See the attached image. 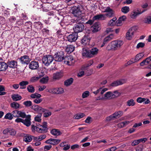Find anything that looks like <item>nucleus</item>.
<instances>
[{
  "instance_id": "obj_1",
  "label": "nucleus",
  "mask_w": 151,
  "mask_h": 151,
  "mask_svg": "<svg viewBox=\"0 0 151 151\" xmlns=\"http://www.w3.org/2000/svg\"><path fill=\"white\" fill-rule=\"evenodd\" d=\"M85 12V10L83 7L81 5L73 7L72 9V13L76 17V19H75L74 20L83 21L84 18L81 16V14Z\"/></svg>"
},
{
  "instance_id": "obj_2",
  "label": "nucleus",
  "mask_w": 151,
  "mask_h": 151,
  "mask_svg": "<svg viewBox=\"0 0 151 151\" xmlns=\"http://www.w3.org/2000/svg\"><path fill=\"white\" fill-rule=\"evenodd\" d=\"M75 22L77 23L75 25L74 27L73 28V30L75 33H77L78 32H82L84 29V26L82 21L79 20H75Z\"/></svg>"
},
{
  "instance_id": "obj_3",
  "label": "nucleus",
  "mask_w": 151,
  "mask_h": 151,
  "mask_svg": "<svg viewBox=\"0 0 151 151\" xmlns=\"http://www.w3.org/2000/svg\"><path fill=\"white\" fill-rule=\"evenodd\" d=\"M54 60L52 55H48L44 56L42 59L43 63L46 66H49Z\"/></svg>"
},
{
  "instance_id": "obj_4",
  "label": "nucleus",
  "mask_w": 151,
  "mask_h": 151,
  "mask_svg": "<svg viewBox=\"0 0 151 151\" xmlns=\"http://www.w3.org/2000/svg\"><path fill=\"white\" fill-rule=\"evenodd\" d=\"M137 29V26H133L129 29L126 34V39L128 40H131L133 37L134 33Z\"/></svg>"
},
{
  "instance_id": "obj_5",
  "label": "nucleus",
  "mask_w": 151,
  "mask_h": 151,
  "mask_svg": "<svg viewBox=\"0 0 151 151\" xmlns=\"http://www.w3.org/2000/svg\"><path fill=\"white\" fill-rule=\"evenodd\" d=\"M64 53L63 51H60L55 54L53 57L55 61L61 62L65 59Z\"/></svg>"
},
{
  "instance_id": "obj_6",
  "label": "nucleus",
  "mask_w": 151,
  "mask_h": 151,
  "mask_svg": "<svg viewBox=\"0 0 151 151\" xmlns=\"http://www.w3.org/2000/svg\"><path fill=\"white\" fill-rule=\"evenodd\" d=\"M32 128L34 129H36L37 131L38 132L42 133L47 131V126L41 125L39 124L37 127L34 125L32 126Z\"/></svg>"
},
{
  "instance_id": "obj_7",
  "label": "nucleus",
  "mask_w": 151,
  "mask_h": 151,
  "mask_svg": "<svg viewBox=\"0 0 151 151\" xmlns=\"http://www.w3.org/2000/svg\"><path fill=\"white\" fill-rule=\"evenodd\" d=\"M31 108L35 112L39 113V114H42V113L44 112L45 110L41 107L37 105H33Z\"/></svg>"
},
{
  "instance_id": "obj_8",
  "label": "nucleus",
  "mask_w": 151,
  "mask_h": 151,
  "mask_svg": "<svg viewBox=\"0 0 151 151\" xmlns=\"http://www.w3.org/2000/svg\"><path fill=\"white\" fill-rule=\"evenodd\" d=\"M50 92L54 94H60L64 92V89L61 87L53 88L50 90Z\"/></svg>"
},
{
  "instance_id": "obj_9",
  "label": "nucleus",
  "mask_w": 151,
  "mask_h": 151,
  "mask_svg": "<svg viewBox=\"0 0 151 151\" xmlns=\"http://www.w3.org/2000/svg\"><path fill=\"white\" fill-rule=\"evenodd\" d=\"M78 37L77 33L74 32L69 35L67 37V39L69 42H73L75 41Z\"/></svg>"
},
{
  "instance_id": "obj_10",
  "label": "nucleus",
  "mask_w": 151,
  "mask_h": 151,
  "mask_svg": "<svg viewBox=\"0 0 151 151\" xmlns=\"http://www.w3.org/2000/svg\"><path fill=\"white\" fill-rule=\"evenodd\" d=\"M64 63L69 65H73L75 62V60L73 59V57L69 56L65 58Z\"/></svg>"
},
{
  "instance_id": "obj_11",
  "label": "nucleus",
  "mask_w": 151,
  "mask_h": 151,
  "mask_svg": "<svg viewBox=\"0 0 151 151\" xmlns=\"http://www.w3.org/2000/svg\"><path fill=\"white\" fill-rule=\"evenodd\" d=\"M19 59L21 63L22 64H27L30 61V59L29 57L27 55L22 56Z\"/></svg>"
},
{
  "instance_id": "obj_12",
  "label": "nucleus",
  "mask_w": 151,
  "mask_h": 151,
  "mask_svg": "<svg viewBox=\"0 0 151 151\" xmlns=\"http://www.w3.org/2000/svg\"><path fill=\"white\" fill-rule=\"evenodd\" d=\"M145 11V10H143L142 12H140L138 10H134L131 13L130 17L132 19H135L139 15L141 14Z\"/></svg>"
},
{
  "instance_id": "obj_13",
  "label": "nucleus",
  "mask_w": 151,
  "mask_h": 151,
  "mask_svg": "<svg viewBox=\"0 0 151 151\" xmlns=\"http://www.w3.org/2000/svg\"><path fill=\"white\" fill-rule=\"evenodd\" d=\"M29 68L32 70H36L39 67V63L36 61H32L29 65Z\"/></svg>"
},
{
  "instance_id": "obj_14",
  "label": "nucleus",
  "mask_w": 151,
  "mask_h": 151,
  "mask_svg": "<svg viewBox=\"0 0 151 151\" xmlns=\"http://www.w3.org/2000/svg\"><path fill=\"white\" fill-rule=\"evenodd\" d=\"M25 119H23L22 123L27 127H29L31 125V115H28Z\"/></svg>"
},
{
  "instance_id": "obj_15",
  "label": "nucleus",
  "mask_w": 151,
  "mask_h": 151,
  "mask_svg": "<svg viewBox=\"0 0 151 151\" xmlns=\"http://www.w3.org/2000/svg\"><path fill=\"white\" fill-rule=\"evenodd\" d=\"M127 81V80L126 79H122L115 81H114V86L122 85L126 83Z\"/></svg>"
},
{
  "instance_id": "obj_16",
  "label": "nucleus",
  "mask_w": 151,
  "mask_h": 151,
  "mask_svg": "<svg viewBox=\"0 0 151 151\" xmlns=\"http://www.w3.org/2000/svg\"><path fill=\"white\" fill-rule=\"evenodd\" d=\"M63 76V72L62 71L57 72L53 75V79L55 80H59Z\"/></svg>"
},
{
  "instance_id": "obj_17",
  "label": "nucleus",
  "mask_w": 151,
  "mask_h": 151,
  "mask_svg": "<svg viewBox=\"0 0 151 151\" xmlns=\"http://www.w3.org/2000/svg\"><path fill=\"white\" fill-rule=\"evenodd\" d=\"M8 67L15 68H17V62L15 60H12L9 61L7 62Z\"/></svg>"
},
{
  "instance_id": "obj_18",
  "label": "nucleus",
  "mask_w": 151,
  "mask_h": 151,
  "mask_svg": "<svg viewBox=\"0 0 151 151\" xmlns=\"http://www.w3.org/2000/svg\"><path fill=\"white\" fill-rule=\"evenodd\" d=\"M123 44L121 40H116L114 41V50L119 48Z\"/></svg>"
},
{
  "instance_id": "obj_19",
  "label": "nucleus",
  "mask_w": 151,
  "mask_h": 151,
  "mask_svg": "<svg viewBox=\"0 0 151 151\" xmlns=\"http://www.w3.org/2000/svg\"><path fill=\"white\" fill-rule=\"evenodd\" d=\"M105 17L103 14L96 15L93 17V19L94 21L95 20H105Z\"/></svg>"
},
{
  "instance_id": "obj_20",
  "label": "nucleus",
  "mask_w": 151,
  "mask_h": 151,
  "mask_svg": "<svg viewBox=\"0 0 151 151\" xmlns=\"http://www.w3.org/2000/svg\"><path fill=\"white\" fill-rule=\"evenodd\" d=\"M100 29L99 24L98 23H95L91 27V30L93 32H96Z\"/></svg>"
},
{
  "instance_id": "obj_21",
  "label": "nucleus",
  "mask_w": 151,
  "mask_h": 151,
  "mask_svg": "<svg viewBox=\"0 0 151 151\" xmlns=\"http://www.w3.org/2000/svg\"><path fill=\"white\" fill-rule=\"evenodd\" d=\"M151 63V56L146 58L143 60L140 64L141 66H142L144 65H147Z\"/></svg>"
},
{
  "instance_id": "obj_22",
  "label": "nucleus",
  "mask_w": 151,
  "mask_h": 151,
  "mask_svg": "<svg viewBox=\"0 0 151 151\" xmlns=\"http://www.w3.org/2000/svg\"><path fill=\"white\" fill-rule=\"evenodd\" d=\"M29 84V82L27 81H22L19 83L20 88L24 89L26 88L27 86Z\"/></svg>"
},
{
  "instance_id": "obj_23",
  "label": "nucleus",
  "mask_w": 151,
  "mask_h": 151,
  "mask_svg": "<svg viewBox=\"0 0 151 151\" xmlns=\"http://www.w3.org/2000/svg\"><path fill=\"white\" fill-rule=\"evenodd\" d=\"M90 51L91 57H92L98 54L99 50L97 47H93L90 50Z\"/></svg>"
},
{
  "instance_id": "obj_24",
  "label": "nucleus",
  "mask_w": 151,
  "mask_h": 151,
  "mask_svg": "<svg viewBox=\"0 0 151 151\" xmlns=\"http://www.w3.org/2000/svg\"><path fill=\"white\" fill-rule=\"evenodd\" d=\"M7 64L4 62H0V71H5L8 68Z\"/></svg>"
},
{
  "instance_id": "obj_25",
  "label": "nucleus",
  "mask_w": 151,
  "mask_h": 151,
  "mask_svg": "<svg viewBox=\"0 0 151 151\" xmlns=\"http://www.w3.org/2000/svg\"><path fill=\"white\" fill-rule=\"evenodd\" d=\"M50 132L52 135L56 136L60 135L62 134L61 132L59 129H55L52 130Z\"/></svg>"
},
{
  "instance_id": "obj_26",
  "label": "nucleus",
  "mask_w": 151,
  "mask_h": 151,
  "mask_svg": "<svg viewBox=\"0 0 151 151\" xmlns=\"http://www.w3.org/2000/svg\"><path fill=\"white\" fill-rule=\"evenodd\" d=\"M75 49L74 46L73 45H68L65 49L66 51L68 53L73 52Z\"/></svg>"
},
{
  "instance_id": "obj_27",
  "label": "nucleus",
  "mask_w": 151,
  "mask_h": 151,
  "mask_svg": "<svg viewBox=\"0 0 151 151\" xmlns=\"http://www.w3.org/2000/svg\"><path fill=\"white\" fill-rule=\"evenodd\" d=\"M82 55L86 57L91 58V54L90 53V50H88L85 49L83 50V52L82 53Z\"/></svg>"
},
{
  "instance_id": "obj_28",
  "label": "nucleus",
  "mask_w": 151,
  "mask_h": 151,
  "mask_svg": "<svg viewBox=\"0 0 151 151\" xmlns=\"http://www.w3.org/2000/svg\"><path fill=\"white\" fill-rule=\"evenodd\" d=\"M107 13L106 15L108 17L110 18L113 17V10L111 9L109 7H108V9L106 12Z\"/></svg>"
},
{
  "instance_id": "obj_29",
  "label": "nucleus",
  "mask_w": 151,
  "mask_h": 151,
  "mask_svg": "<svg viewBox=\"0 0 151 151\" xmlns=\"http://www.w3.org/2000/svg\"><path fill=\"white\" fill-rule=\"evenodd\" d=\"M113 96V93L110 91L106 92L104 95V99H112Z\"/></svg>"
},
{
  "instance_id": "obj_30",
  "label": "nucleus",
  "mask_w": 151,
  "mask_h": 151,
  "mask_svg": "<svg viewBox=\"0 0 151 151\" xmlns=\"http://www.w3.org/2000/svg\"><path fill=\"white\" fill-rule=\"evenodd\" d=\"M12 98L13 101H17L20 100L21 99L22 97L18 94H15L12 95Z\"/></svg>"
},
{
  "instance_id": "obj_31",
  "label": "nucleus",
  "mask_w": 151,
  "mask_h": 151,
  "mask_svg": "<svg viewBox=\"0 0 151 151\" xmlns=\"http://www.w3.org/2000/svg\"><path fill=\"white\" fill-rule=\"evenodd\" d=\"M131 122V121H126L122 122L118 124V127L121 128L125 127L128 125Z\"/></svg>"
},
{
  "instance_id": "obj_32",
  "label": "nucleus",
  "mask_w": 151,
  "mask_h": 151,
  "mask_svg": "<svg viewBox=\"0 0 151 151\" xmlns=\"http://www.w3.org/2000/svg\"><path fill=\"white\" fill-rule=\"evenodd\" d=\"M73 82V79L70 78L64 81V85L66 86H68L72 84Z\"/></svg>"
},
{
  "instance_id": "obj_33",
  "label": "nucleus",
  "mask_w": 151,
  "mask_h": 151,
  "mask_svg": "<svg viewBox=\"0 0 151 151\" xmlns=\"http://www.w3.org/2000/svg\"><path fill=\"white\" fill-rule=\"evenodd\" d=\"M34 26L37 29L40 30L42 27V24L40 22H35L34 23Z\"/></svg>"
},
{
  "instance_id": "obj_34",
  "label": "nucleus",
  "mask_w": 151,
  "mask_h": 151,
  "mask_svg": "<svg viewBox=\"0 0 151 151\" xmlns=\"http://www.w3.org/2000/svg\"><path fill=\"white\" fill-rule=\"evenodd\" d=\"M10 106L12 108L17 109L19 108L20 105V104L17 102H13L11 103Z\"/></svg>"
},
{
  "instance_id": "obj_35",
  "label": "nucleus",
  "mask_w": 151,
  "mask_h": 151,
  "mask_svg": "<svg viewBox=\"0 0 151 151\" xmlns=\"http://www.w3.org/2000/svg\"><path fill=\"white\" fill-rule=\"evenodd\" d=\"M32 139V138L31 135L27 134L24 137H23V139L24 141L26 142H30Z\"/></svg>"
},
{
  "instance_id": "obj_36",
  "label": "nucleus",
  "mask_w": 151,
  "mask_h": 151,
  "mask_svg": "<svg viewBox=\"0 0 151 151\" xmlns=\"http://www.w3.org/2000/svg\"><path fill=\"white\" fill-rule=\"evenodd\" d=\"M144 54L142 53H140L136 55L134 59L136 62L139 60L144 56Z\"/></svg>"
},
{
  "instance_id": "obj_37",
  "label": "nucleus",
  "mask_w": 151,
  "mask_h": 151,
  "mask_svg": "<svg viewBox=\"0 0 151 151\" xmlns=\"http://www.w3.org/2000/svg\"><path fill=\"white\" fill-rule=\"evenodd\" d=\"M60 141V140L58 139H51V142L50 144L53 145H56L58 144Z\"/></svg>"
},
{
  "instance_id": "obj_38",
  "label": "nucleus",
  "mask_w": 151,
  "mask_h": 151,
  "mask_svg": "<svg viewBox=\"0 0 151 151\" xmlns=\"http://www.w3.org/2000/svg\"><path fill=\"white\" fill-rule=\"evenodd\" d=\"M90 40L87 36H84L81 40L82 43L86 44L89 42Z\"/></svg>"
},
{
  "instance_id": "obj_39",
  "label": "nucleus",
  "mask_w": 151,
  "mask_h": 151,
  "mask_svg": "<svg viewBox=\"0 0 151 151\" xmlns=\"http://www.w3.org/2000/svg\"><path fill=\"white\" fill-rule=\"evenodd\" d=\"M123 112L122 111H119L114 113V118H119L122 115Z\"/></svg>"
},
{
  "instance_id": "obj_40",
  "label": "nucleus",
  "mask_w": 151,
  "mask_h": 151,
  "mask_svg": "<svg viewBox=\"0 0 151 151\" xmlns=\"http://www.w3.org/2000/svg\"><path fill=\"white\" fill-rule=\"evenodd\" d=\"M18 113V118L21 117L22 118H24L27 117V116L24 111H19Z\"/></svg>"
},
{
  "instance_id": "obj_41",
  "label": "nucleus",
  "mask_w": 151,
  "mask_h": 151,
  "mask_svg": "<svg viewBox=\"0 0 151 151\" xmlns=\"http://www.w3.org/2000/svg\"><path fill=\"white\" fill-rule=\"evenodd\" d=\"M48 80V77L47 76H45L40 79V82L42 83H46L47 82Z\"/></svg>"
},
{
  "instance_id": "obj_42",
  "label": "nucleus",
  "mask_w": 151,
  "mask_h": 151,
  "mask_svg": "<svg viewBox=\"0 0 151 151\" xmlns=\"http://www.w3.org/2000/svg\"><path fill=\"white\" fill-rule=\"evenodd\" d=\"M27 89L28 91L31 93H34L35 91L34 87L31 85L28 86Z\"/></svg>"
},
{
  "instance_id": "obj_43",
  "label": "nucleus",
  "mask_w": 151,
  "mask_h": 151,
  "mask_svg": "<svg viewBox=\"0 0 151 151\" xmlns=\"http://www.w3.org/2000/svg\"><path fill=\"white\" fill-rule=\"evenodd\" d=\"M85 116L84 114L81 113L76 114L74 118L76 119H79Z\"/></svg>"
},
{
  "instance_id": "obj_44",
  "label": "nucleus",
  "mask_w": 151,
  "mask_h": 151,
  "mask_svg": "<svg viewBox=\"0 0 151 151\" xmlns=\"http://www.w3.org/2000/svg\"><path fill=\"white\" fill-rule=\"evenodd\" d=\"M127 104L128 106H133L135 104L134 101L132 99H131L128 101L127 102Z\"/></svg>"
},
{
  "instance_id": "obj_45",
  "label": "nucleus",
  "mask_w": 151,
  "mask_h": 151,
  "mask_svg": "<svg viewBox=\"0 0 151 151\" xmlns=\"http://www.w3.org/2000/svg\"><path fill=\"white\" fill-rule=\"evenodd\" d=\"M4 118L9 120H12L13 118L12 114L10 113H8L6 114Z\"/></svg>"
},
{
  "instance_id": "obj_46",
  "label": "nucleus",
  "mask_w": 151,
  "mask_h": 151,
  "mask_svg": "<svg viewBox=\"0 0 151 151\" xmlns=\"http://www.w3.org/2000/svg\"><path fill=\"white\" fill-rule=\"evenodd\" d=\"M4 87L3 85H0V96L4 95L6 94Z\"/></svg>"
},
{
  "instance_id": "obj_47",
  "label": "nucleus",
  "mask_w": 151,
  "mask_h": 151,
  "mask_svg": "<svg viewBox=\"0 0 151 151\" xmlns=\"http://www.w3.org/2000/svg\"><path fill=\"white\" fill-rule=\"evenodd\" d=\"M113 38V34H111L104 38V42H109Z\"/></svg>"
},
{
  "instance_id": "obj_48",
  "label": "nucleus",
  "mask_w": 151,
  "mask_h": 151,
  "mask_svg": "<svg viewBox=\"0 0 151 151\" xmlns=\"http://www.w3.org/2000/svg\"><path fill=\"white\" fill-rule=\"evenodd\" d=\"M121 11L124 14H126L129 11V8L128 6H124L122 8Z\"/></svg>"
},
{
  "instance_id": "obj_49",
  "label": "nucleus",
  "mask_w": 151,
  "mask_h": 151,
  "mask_svg": "<svg viewBox=\"0 0 151 151\" xmlns=\"http://www.w3.org/2000/svg\"><path fill=\"white\" fill-rule=\"evenodd\" d=\"M93 61L92 60H90L88 61L87 63L85 64L83 66V69H85L86 68H88L92 65L93 63Z\"/></svg>"
},
{
  "instance_id": "obj_50",
  "label": "nucleus",
  "mask_w": 151,
  "mask_h": 151,
  "mask_svg": "<svg viewBox=\"0 0 151 151\" xmlns=\"http://www.w3.org/2000/svg\"><path fill=\"white\" fill-rule=\"evenodd\" d=\"M9 134L11 136H15L17 132L14 129L9 128Z\"/></svg>"
},
{
  "instance_id": "obj_51",
  "label": "nucleus",
  "mask_w": 151,
  "mask_h": 151,
  "mask_svg": "<svg viewBox=\"0 0 151 151\" xmlns=\"http://www.w3.org/2000/svg\"><path fill=\"white\" fill-rule=\"evenodd\" d=\"M23 104L27 107H32V102L30 101H24Z\"/></svg>"
},
{
  "instance_id": "obj_52",
  "label": "nucleus",
  "mask_w": 151,
  "mask_h": 151,
  "mask_svg": "<svg viewBox=\"0 0 151 151\" xmlns=\"http://www.w3.org/2000/svg\"><path fill=\"white\" fill-rule=\"evenodd\" d=\"M90 95V92L88 91H86L83 92L82 95V97L83 99L88 97Z\"/></svg>"
},
{
  "instance_id": "obj_53",
  "label": "nucleus",
  "mask_w": 151,
  "mask_h": 151,
  "mask_svg": "<svg viewBox=\"0 0 151 151\" xmlns=\"http://www.w3.org/2000/svg\"><path fill=\"white\" fill-rule=\"evenodd\" d=\"M41 96L40 94L37 93L32 94L30 96L33 99L40 98L41 97Z\"/></svg>"
},
{
  "instance_id": "obj_54",
  "label": "nucleus",
  "mask_w": 151,
  "mask_h": 151,
  "mask_svg": "<svg viewBox=\"0 0 151 151\" xmlns=\"http://www.w3.org/2000/svg\"><path fill=\"white\" fill-rule=\"evenodd\" d=\"M144 22L146 23L150 24L151 23V17L148 16L145 18L143 20Z\"/></svg>"
},
{
  "instance_id": "obj_55",
  "label": "nucleus",
  "mask_w": 151,
  "mask_h": 151,
  "mask_svg": "<svg viewBox=\"0 0 151 151\" xmlns=\"http://www.w3.org/2000/svg\"><path fill=\"white\" fill-rule=\"evenodd\" d=\"M25 28L27 29H30L32 27V23L30 22H27L25 23Z\"/></svg>"
},
{
  "instance_id": "obj_56",
  "label": "nucleus",
  "mask_w": 151,
  "mask_h": 151,
  "mask_svg": "<svg viewBox=\"0 0 151 151\" xmlns=\"http://www.w3.org/2000/svg\"><path fill=\"white\" fill-rule=\"evenodd\" d=\"M19 111L16 110L15 111H13L12 112L13 116L14 117L18 118V112Z\"/></svg>"
},
{
  "instance_id": "obj_57",
  "label": "nucleus",
  "mask_w": 151,
  "mask_h": 151,
  "mask_svg": "<svg viewBox=\"0 0 151 151\" xmlns=\"http://www.w3.org/2000/svg\"><path fill=\"white\" fill-rule=\"evenodd\" d=\"M42 114H40L38 115H37L35 118V121L40 122L41 120V117L42 115Z\"/></svg>"
},
{
  "instance_id": "obj_58",
  "label": "nucleus",
  "mask_w": 151,
  "mask_h": 151,
  "mask_svg": "<svg viewBox=\"0 0 151 151\" xmlns=\"http://www.w3.org/2000/svg\"><path fill=\"white\" fill-rule=\"evenodd\" d=\"M136 62L134 59H132L129 60L127 63L125 64V65L126 66H127L128 65L132 64V63Z\"/></svg>"
},
{
  "instance_id": "obj_59",
  "label": "nucleus",
  "mask_w": 151,
  "mask_h": 151,
  "mask_svg": "<svg viewBox=\"0 0 151 151\" xmlns=\"http://www.w3.org/2000/svg\"><path fill=\"white\" fill-rule=\"evenodd\" d=\"M46 5L47 4L45 3L41 5V7L42 8L43 11H47L49 10L48 8L46 6Z\"/></svg>"
},
{
  "instance_id": "obj_60",
  "label": "nucleus",
  "mask_w": 151,
  "mask_h": 151,
  "mask_svg": "<svg viewBox=\"0 0 151 151\" xmlns=\"http://www.w3.org/2000/svg\"><path fill=\"white\" fill-rule=\"evenodd\" d=\"M43 100L42 99L37 98L33 100V102L36 104H39Z\"/></svg>"
},
{
  "instance_id": "obj_61",
  "label": "nucleus",
  "mask_w": 151,
  "mask_h": 151,
  "mask_svg": "<svg viewBox=\"0 0 151 151\" xmlns=\"http://www.w3.org/2000/svg\"><path fill=\"white\" fill-rule=\"evenodd\" d=\"M145 100V98H142L141 97H139L137 98V102L140 103H141L142 102H144V101Z\"/></svg>"
},
{
  "instance_id": "obj_62",
  "label": "nucleus",
  "mask_w": 151,
  "mask_h": 151,
  "mask_svg": "<svg viewBox=\"0 0 151 151\" xmlns=\"http://www.w3.org/2000/svg\"><path fill=\"white\" fill-rule=\"evenodd\" d=\"M39 79V78L37 76H33L30 79V81L31 82H34L37 81Z\"/></svg>"
},
{
  "instance_id": "obj_63",
  "label": "nucleus",
  "mask_w": 151,
  "mask_h": 151,
  "mask_svg": "<svg viewBox=\"0 0 151 151\" xmlns=\"http://www.w3.org/2000/svg\"><path fill=\"white\" fill-rule=\"evenodd\" d=\"M122 25V22L119 19L116 22L115 24H114V26H119Z\"/></svg>"
},
{
  "instance_id": "obj_64",
  "label": "nucleus",
  "mask_w": 151,
  "mask_h": 151,
  "mask_svg": "<svg viewBox=\"0 0 151 151\" xmlns=\"http://www.w3.org/2000/svg\"><path fill=\"white\" fill-rule=\"evenodd\" d=\"M145 45V44L143 42H139L137 44L136 47L137 49L139 48H142Z\"/></svg>"
}]
</instances>
